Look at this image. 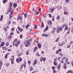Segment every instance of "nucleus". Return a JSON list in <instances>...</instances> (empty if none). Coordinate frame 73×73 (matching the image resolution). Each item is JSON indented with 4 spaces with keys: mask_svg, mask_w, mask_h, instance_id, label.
Masks as SVG:
<instances>
[{
    "mask_svg": "<svg viewBox=\"0 0 73 73\" xmlns=\"http://www.w3.org/2000/svg\"><path fill=\"white\" fill-rule=\"evenodd\" d=\"M17 28L21 32H22V31H23V30L20 28L19 27H18Z\"/></svg>",
    "mask_w": 73,
    "mask_h": 73,
    "instance_id": "9b49d317",
    "label": "nucleus"
},
{
    "mask_svg": "<svg viewBox=\"0 0 73 73\" xmlns=\"http://www.w3.org/2000/svg\"><path fill=\"white\" fill-rule=\"evenodd\" d=\"M34 69V68L32 66H31L30 68V72H31V71H32Z\"/></svg>",
    "mask_w": 73,
    "mask_h": 73,
    "instance_id": "ddd939ff",
    "label": "nucleus"
},
{
    "mask_svg": "<svg viewBox=\"0 0 73 73\" xmlns=\"http://www.w3.org/2000/svg\"><path fill=\"white\" fill-rule=\"evenodd\" d=\"M65 62H66L67 64H70V62L68 61Z\"/></svg>",
    "mask_w": 73,
    "mask_h": 73,
    "instance_id": "c9c22d12",
    "label": "nucleus"
},
{
    "mask_svg": "<svg viewBox=\"0 0 73 73\" xmlns=\"http://www.w3.org/2000/svg\"><path fill=\"white\" fill-rule=\"evenodd\" d=\"M9 65V63H7L6 64V66H8Z\"/></svg>",
    "mask_w": 73,
    "mask_h": 73,
    "instance_id": "13d9d810",
    "label": "nucleus"
},
{
    "mask_svg": "<svg viewBox=\"0 0 73 73\" xmlns=\"http://www.w3.org/2000/svg\"><path fill=\"white\" fill-rule=\"evenodd\" d=\"M13 4V2H11L10 3V4H9V7L10 8H11L12 7V5Z\"/></svg>",
    "mask_w": 73,
    "mask_h": 73,
    "instance_id": "dca6fc26",
    "label": "nucleus"
},
{
    "mask_svg": "<svg viewBox=\"0 0 73 73\" xmlns=\"http://www.w3.org/2000/svg\"><path fill=\"white\" fill-rule=\"evenodd\" d=\"M35 27H34L33 28L34 29H37V25H34Z\"/></svg>",
    "mask_w": 73,
    "mask_h": 73,
    "instance_id": "aec40b11",
    "label": "nucleus"
},
{
    "mask_svg": "<svg viewBox=\"0 0 73 73\" xmlns=\"http://www.w3.org/2000/svg\"><path fill=\"white\" fill-rule=\"evenodd\" d=\"M57 30H56V32L57 33H59L60 32V31H62V28L61 27H60V26H57Z\"/></svg>",
    "mask_w": 73,
    "mask_h": 73,
    "instance_id": "f03ea898",
    "label": "nucleus"
},
{
    "mask_svg": "<svg viewBox=\"0 0 73 73\" xmlns=\"http://www.w3.org/2000/svg\"><path fill=\"white\" fill-rule=\"evenodd\" d=\"M54 10V9L52 8H51V9L50 10V12H52Z\"/></svg>",
    "mask_w": 73,
    "mask_h": 73,
    "instance_id": "a211bd4d",
    "label": "nucleus"
},
{
    "mask_svg": "<svg viewBox=\"0 0 73 73\" xmlns=\"http://www.w3.org/2000/svg\"><path fill=\"white\" fill-rule=\"evenodd\" d=\"M8 56V54H6L5 56V59H7V56Z\"/></svg>",
    "mask_w": 73,
    "mask_h": 73,
    "instance_id": "f704fd0d",
    "label": "nucleus"
},
{
    "mask_svg": "<svg viewBox=\"0 0 73 73\" xmlns=\"http://www.w3.org/2000/svg\"><path fill=\"white\" fill-rule=\"evenodd\" d=\"M36 56H38H38H40V55H39V53H38V52H37L36 53Z\"/></svg>",
    "mask_w": 73,
    "mask_h": 73,
    "instance_id": "c85d7f7f",
    "label": "nucleus"
},
{
    "mask_svg": "<svg viewBox=\"0 0 73 73\" xmlns=\"http://www.w3.org/2000/svg\"><path fill=\"white\" fill-rule=\"evenodd\" d=\"M11 61H14V59L11 58L10 59Z\"/></svg>",
    "mask_w": 73,
    "mask_h": 73,
    "instance_id": "a18cd8bd",
    "label": "nucleus"
},
{
    "mask_svg": "<svg viewBox=\"0 0 73 73\" xmlns=\"http://www.w3.org/2000/svg\"><path fill=\"white\" fill-rule=\"evenodd\" d=\"M61 46H62V45H64V44H65V42L63 41V42H61Z\"/></svg>",
    "mask_w": 73,
    "mask_h": 73,
    "instance_id": "c756f323",
    "label": "nucleus"
},
{
    "mask_svg": "<svg viewBox=\"0 0 73 73\" xmlns=\"http://www.w3.org/2000/svg\"><path fill=\"white\" fill-rule=\"evenodd\" d=\"M34 63L33 64V65H36V64H37V60H34Z\"/></svg>",
    "mask_w": 73,
    "mask_h": 73,
    "instance_id": "4468645a",
    "label": "nucleus"
},
{
    "mask_svg": "<svg viewBox=\"0 0 73 73\" xmlns=\"http://www.w3.org/2000/svg\"><path fill=\"white\" fill-rule=\"evenodd\" d=\"M26 65H27V63H25V64L22 65L23 66L24 68H25L26 67Z\"/></svg>",
    "mask_w": 73,
    "mask_h": 73,
    "instance_id": "b1692460",
    "label": "nucleus"
},
{
    "mask_svg": "<svg viewBox=\"0 0 73 73\" xmlns=\"http://www.w3.org/2000/svg\"><path fill=\"white\" fill-rule=\"evenodd\" d=\"M22 19L23 18H22V17H21V16H20V15L18 16V18L17 19V20H20V21H21V20H22Z\"/></svg>",
    "mask_w": 73,
    "mask_h": 73,
    "instance_id": "423d86ee",
    "label": "nucleus"
},
{
    "mask_svg": "<svg viewBox=\"0 0 73 73\" xmlns=\"http://www.w3.org/2000/svg\"><path fill=\"white\" fill-rule=\"evenodd\" d=\"M67 67V66H63V69H66V68Z\"/></svg>",
    "mask_w": 73,
    "mask_h": 73,
    "instance_id": "e433bc0d",
    "label": "nucleus"
},
{
    "mask_svg": "<svg viewBox=\"0 0 73 73\" xmlns=\"http://www.w3.org/2000/svg\"><path fill=\"white\" fill-rule=\"evenodd\" d=\"M55 68H54V67H52V70H54V69H55Z\"/></svg>",
    "mask_w": 73,
    "mask_h": 73,
    "instance_id": "864d4df0",
    "label": "nucleus"
},
{
    "mask_svg": "<svg viewBox=\"0 0 73 73\" xmlns=\"http://www.w3.org/2000/svg\"><path fill=\"white\" fill-rule=\"evenodd\" d=\"M73 42L72 41L70 42V44L71 45V44H72L73 43Z\"/></svg>",
    "mask_w": 73,
    "mask_h": 73,
    "instance_id": "69168bd1",
    "label": "nucleus"
},
{
    "mask_svg": "<svg viewBox=\"0 0 73 73\" xmlns=\"http://www.w3.org/2000/svg\"><path fill=\"white\" fill-rule=\"evenodd\" d=\"M52 21H48V24H52Z\"/></svg>",
    "mask_w": 73,
    "mask_h": 73,
    "instance_id": "79ce46f5",
    "label": "nucleus"
},
{
    "mask_svg": "<svg viewBox=\"0 0 73 73\" xmlns=\"http://www.w3.org/2000/svg\"><path fill=\"white\" fill-rule=\"evenodd\" d=\"M3 65V63H2V62L0 61V67H1Z\"/></svg>",
    "mask_w": 73,
    "mask_h": 73,
    "instance_id": "a878e982",
    "label": "nucleus"
},
{
    "mask_svg": "<svg viewBox=\"0 0 73 73\" xmlns=\"http://www.w3.org/2000/svg\"><path fill=\"white\" fill-rule=\"evenodd\" d=\"M9 45V42H7L6 43V46H8Z\"/></svg>",
    "mask_w": 73,
    "mask_h": 73,
    "instance_id": "4be33fe9",
    "label": "nucleus"
},
{
    "mask_svg": "<svg viewBox=\"0 0 73 73\" xmlns=\"http://www.w3.org/2000/svg\"><path fill=\"white\" fill-rule=\"evenodd\" d=\"M27 14L26 13H25L24 14V16L25 17H26L27 16Z\"/></svg>",
    "mask_w": 73,
    "mask_h": 73,
    "instance_id": "09e8293b",
    "label": "nucleus"
},
{
    "mask_svg": "<svg viewBox=\"0 0 73 73\" xmlns=\"http://www.w3.org/2000/svg\"><path fill=\"white\" fill-rule=\"evenodd\" d=\"M27 62L29 65H30V64H31V61H28Z\"/></svg>",
    "mask_w": 73,
    "mask_h": 73,
    "instance_id": "c03bdc74",
    "label": "nucleus"
},
{
    "mask_svg": "<svg viewBox=\"0 0 73 73\" xmlns=\"http://www.w3.org/2000/svg\"><path fill=\"white\" fill-rule=\"evenodd\" d=\"M40 62H42V61H44V62H45V60H46V58L45 57H41L40 58Z\"/></svg>",
    "mask_w": 73,
    "mask_h": 73,
    "instance_id": "20e7f679",
    "label": "nucleus"
},
{
    "mask_svg": "<svg viewBox=\"0 0 73 73\" xmlns=\"http://www.w3.org/2000/svg\"><path fill=\"white\" fill-rule=\"evenodd\" d=\"M11 21H9V23L8 24V25H10V24H11Z\"/></svg>",
    "mask_w": 73,
    "mask_h": 73,
    "instance_id": "3c124183",
    "label": "nucleus"
},
{
    "mask_svg": "<svg viewBox=\"0 0 73 73\" xmlns=\"http://www.w3.org/2000/svg\"><path fill=\"white\" fill-rule=\"evenodd\" d=\"M65 25H62V28H64V27H65Z\"/></svg>",
    "mask_w": 73,
    "mask_h": 73,
    "instance_id": "8fccbe9b",
    "label": "nucleus"
},
{
    "mask_svg": "<svg viewBox=\"0 0 73 73\" xmlns=\"http://www.w3.org/2000/svg\"><path fill=\"white\" fill-rule=\"evenodd\" d=\"M68 29V25H66L65 26V30H67Z\"/></svg>",
    "mask_w": 73,
    "mask_h": 73,
    "instance_id": "72a5a7b5",
    "label": "nucleus"
},
{
    "mask_svg": "<svg viewBox=\"0 0 73 73\" xmlns=\"http://www.w3.org/2000/svg\"><path fill=\"white\" fill-rule=\"evenodd\" d=\"M71 64L72 66L73 67V61H72Z\"/></svg>",
    "mask_w": 73,
    "mask_h": 73,
    "instance_id": "338daca9",
    "label": "nucleus"
},
{
    "mask_svg": "<svg viewBox=\"0 0 73 73\" xmlns=\"http://www.w3.org/2000/svg\"><path fill=\"white\" fill-rule=\"evenodd\" d=\"M27 41H28V42H31V41H32V39L28 40Z\"/></svg>",
    "mask_w": 73,
    "mask_h": 73,
    "instance_id": "680f3d73",
    "label": "nucleus"
},
{
    "mask_svg": "<svg viewBox=\"0 0 73 73\" xmlns=\"http://www.w3.org/2000/svg\"><path fill=\"white\" fill-rule=\"evenodd\" d=\"M3 15H2L1 16V17L0 18V21H2L3 19Z\"/></svg>",
    "mask_w": 73,
    "mask_h": 73,
    "instance_id": "2eb2a0df",
    "label": "nucleus"
},
{
    "mask_svg": "<svg viewBox=\"0 0 73 73\" xmlns=\"http://www.w3.org/2000/svg\"><path fill=\"white\" fill-rule=\"evenodd\" d=\"M14 10H13V11H11L10 12V13H11V15H12V14H13V13L14 12Z\"/></svg>",
    "mask_w": 73,
    "mask_h": 73,
    "instance_id": "2f4dec72",
    "label": "nucleus"
},
{
    "mask_svg": "<svg viewBox=\"0 0 73 73\" xmlns=\"http://www.w3.org/2000/svg\"><path fill=\"white\" fill-rule=\"evenodd\" d=\"M53 64L55 66H56V65L57 64V62H54Z\"/></svg>",
    "mask_w": 73,
    "mask_h": 73,
    "instance_id": "7c9ffc66",
    "label": "nucleus"
},
{
    "mask_svg": "<svg viewBox=\"0 0 73 73\" xmlns=\"http://www.w3.org/2000/svg\"><path fill=\"white\" fill-rule=\"evenodd\" d=\"M41 23H42V24L41 25V27H42V28H43V27H44V24L43 23V22L42 21Z\"/></svg>",
    "mask_w": 73,
    "mask_h": 73,
    "instance_id": "bb28decb",
    "label": "nucleus"
},
{
    "mask_svg": "<svg viewBox=\"0 0 73 73\" xmlns=\"http://www.w3.org/2000/svg\"><path fill=\"white\" fill-rule=\"evenodd\" d=\"M42 36H43V37H48V35L47 34H42Z\"/></svg>",
    "mask_w": 73,
    "mask_h": 73,
    "instance_id": "f8f14e48",
    "label": "nucleus"
},
{
    "mask_svg": "<svg viewBox=\"0 0 73 73\" xmlns=\"http://www.w3.org/2000/svg\"><path fill=\"white\" fill-rule=\"evenodd\" d=\"M56 30V28L54 27L53 28L52 30H51V33L52 34H53L54 33V32H55V31Z\"/></svg>",
    "mask_w": 73,
    "mask_h": 73,
    "instance_id": "0eeeda50",
    "label": "nucleus"
},
{
    "mask_svg": "<svg viewBox=\"0 0 73 73\" xmlns=\"http://www.w3.org/2000/svg\"><path fill=\"white\" fill-rule=\"evenodd\" d=\"M69 1H70V0H66V2L67 3H68L69 2Z\"/></svg>",
    "mask_w": 73,
    "mask_h": 73,
    "instance_id": "4d7b16f0",
    "label": "nucleus"
},
{
    "mask_svg": "<svg viewBox=\"0 0 73 73\" xmlns=\"http://www.w3.org/2000/svg\"><path fill=\"white\" fill-rule=\"evenodd\" d=\"M29 25L27 24L26 26V29H27V28H28V27H29Z\"/></svg>",
    "mask_w": 73,
    "mask_h": 73,
    "instance_id": "a19ab883",
    "label": "nucleus"
},
{
    "mask_svg": "<svg viewBox=\"0 0 73 73\" xmlns=\"http://www.w3.org/2000/svg\"><path fill=\"white\" fill-rule=\"evenodd\" d=\"M11 30L12 31H15V29L14 28H12Z\"/></svg>",
    "mask_w": 73,
    "mask_h": 73,
    "instance_id": "5fc2aeb1",
    "label": "nucleus"
},
{
    "mask_svg": "<svg viewBox=\"0 0 73 73\" xmlns=\"http://www.w3.org/2000/svg\"><path fill=\"white\" fill-rule=\"evenodd\" d=\"M12 37V36L11 35H10L8 37V39H10V38H11Z\"/></svg>",
    "mask_w": 73,
    "mask_h": 73,
    "instance_id": "58836bf2",
    "label": "nucleus"
},
{
    "mask_svg": "<svg viewBox=\"0 0 73 73\" xmlns=\"http://www.w3.org/2000/svg\"><path fill=\"white\" fill-rule=\"evenodd\" d=\"M7 0H3V3H6L7 2Z\"/></svg>",
    "mask_w": 73,
    "mask_h": 73,
    "instance_id": "ea45409f",
    "label": "nucleus"
},
{
    "mask_svg": "<svg viewBox=\"0 0 73 73\" xmlns=\"http://www.w3.org/2000/svg\"><path fill=\"white\" fill-rule=\"evenodd\" d=\"M17 6V5L16 4L14 3L13 5V7L14 8H16Z\"/></svg>",
    "mask_w": 73,
    "mask_h": 73,
    "instance_id": "6ab92c4d",
    "label": "nucleus"
},
{
    "mask_svg": "<svg viewBox=\"0 0 73 73\" xmlns=\"http://www.w3.org/2000/svg\"><path fill=\"white\" fill-rule=\"evenodd\" d=\"M32 11H33V12L34 11H35V8L33 7V9H32Z\"/></svg>",
    "mask_w": 73,
    "mask_h": 73,
    "instance_id": "6e6d98bb",
    "label": "nucleus"
},
{
    "mask_svg": "<svg viewBox=\"0 0 73 73\" xmlns=\"http://www.w3.org/2000/svg\"><path fill=\"white\" fill-rule=\"evenodd\" d=\"M29 54V50H27L26 51V54L27 55H28Z\"/></svg>",
    "mask_w": 73,
    "mask_h": 73,
    "instance_id": "cd10ccee",
    "label": "nucleus"
},
{
    "mask_svg": "<svg viewBox=\"0 0 73 73\" xmlns=\"http://www.w3.org/2000/svg\"><path fill=\"white\" fill-rule=\"evenodd\" d=\"M30 44V42H28V40H26L25 43V44L26 47H28V45Z\"/></svg>",
    "mask_w": 73,
    "mask_h": 73,
    "instance_id": "39448f33",
    "label": "nucleus"
},
{
    "mask_svg": "<svg viewBox=\"0 0 73 73\" xmlns=\"http://www.w3.org/2000/svg\"><path fill=\"white\" fill-rule=\"evenodd\" d=\"M48 29H49L48 27V26H46V27L45 29L44 30V31H48Z\"/></svg>",
    "mask_w": 73,
    "mask_h": 73,
    "instance_id": "412c9836",
    "label": "nucleus"
},
{
    "mask_svg": "<svg viewBox=\"0 0 73 73\" xmlns=\"http://www.w3.org/2000/svg\"><path fill=\"white\" fill-rule=\"evenodd\" d=\"M23 59L21 57H19V58H17L16 59V61L17 63H20L22 61Z\"/></svg>",
    "mask_w": 73,
    "mask_h": 73,
    "instance_id": "7ed1b4c3",
    "label": "nucleus"
},
{
    "mask_svg": "<svg viewBox=\"0 0 73 73\" xmlns=\"http://www.w3.org/2000/svg\"><path fill=\"white\" fill-rule=\"evenodd\" d=\"M4 45H5L4 42H1V44L0 45V48H1L2 46H4Z\"/></svg>",
    "mask_w": 73,
    "mask_h": 73,
    "instance_id": "6e6552de",
    "label": "nucleus"
},
{
    "mask_svg": "<svg viewBox=\"0 0 73 73\" xmlns=\"http://www.w3.org/2000/svg\"><path fill=\"white\" fill-rule=\"evenodd\" d=\"M37 46H35L34 47V49L33 50V52L34 53V52H36L37 50Z\"/></svg>",
    "mask_w": 73,
    "mask_h": 73,
    "instance_id": "9d476101",
    "label": "nucleus"
},
{
    "mask_svg": "<svg viewBox=\"0 0 73 73\" xmlns=\"http://www.w3.org/2000/svg\"><path fill=\"white\" fill-rule=\"evenodd\" d=\"M37 45L38 46V48H39L40 49H41V45L40 43H38Z\"/></svg>",
    "mask_w": 73,
    "mask_h": 73,
    "instance_id": "1a4fd4ad",
    "label": "nucleus"
},
{
    "mask_svg": "<svg viewBox=\"0 0 73 73\" xmlns=\"http://www.w3.org/2000/svg\"><path fill=\"white\" fill-rule=\"evenodd\" d=\"M70 46L69 44L67 46V48H70Z\"/></svg>",
    "mask_w": 73,
    "mask_h": 73,
    "instance_id": "49530a36",
    "label": "nucleus"
},
{
    "mask_svg": "<svg viewBox=\"0 0 73 73\" xmlns=\"http://www.w3.org/2000/svg\"><path fill=\"white\" fill-rule=\"evenodd\" d=\"M45 45L46 46H48V43H45Z\"/></svg>",
    "mask_w": 73,
    "mask_h": 73,
    "instance_id": "37998d69",
    "label": "nucleus"
},
{
    "mask_svg": "<svg viewBox=\"0 0 73 73\" xmlns=\"http://www.w3.org/2000/svg\"><path fill=\"white\" fill-rule=\"evenodd\" d=\"M49 17H52V15H51V14H49Z\"/></svg>",
    "mask_w": 73,
    "mask_h": 73,
    "instance_id": "0e129e2a",
    "label": "nucleus"
},
{
    "mask_svg": "<svg viewBox=\"0 0 73 73\" xmlns=\"http://www.w3.org/2000/svg\"><path fill=\"white\" fill-rule=\"evenodd\" d=\"M20 44V41L19 39H15L13 42V45H15L16 46H19V44Z\"/></svg>",
    "mask_w": 73,
    "mask_h": 73,
    "instance_id": "f257e3e1",
    "label": "nucleus"
},
{
    "mask_svg": "<svg viewBox=\"0 0 73 73\" xmlns=\"http://www.w3.org/2000/svg\"><path fill=\"white\" fill-rule=\"evenodd\" d=\"M35 12L36 15H38L40 13L38 11H36Z\"/></svg>",
    "mask_w": 73,
    "mask_h": 73,
    "instance_id": "4c0bfd02",
    "label": "nucleus"
},
{
    "mask_svg": "<svg viewBox=\"0 0 73 73\" xmlns=\"http://www.w3.org/2000/svg\"><path fill=\"white\" fill-rule=\"evenodd\" d=\"M12 10V8L9 7V10L8 11V12H10V11H11Z\"/></svg>",
    "mask_w": 73,
    "mask_h": 73,
    "instance_id": "473e14b6",
    "label": "nucleus"
},
{
    "mask_svg": "<svg viewBox=\"0 0 73 73\" xmlns=\"http://www.w3.org/2000/svg\"><path fill=\"white\" fill-rule=\"evenodd\" d=\"M59 39H60V37H58V38H56L55 40V42H58Z\"/></svg>",
    "mask_w": 73,
    "mask_h": 73,
    "instance_id": "5701e85b",
    "label": "nucleus"
},
{
    "mask_svg": "<svg viewBox=\"0 0 73 73\" xmlns=\"http://www.w3.org/2000/svg\"><path fill=\"white\" fill-rule=\"evenodd\" d=\"M2 48H3V50H7V48L6 47L4 46L2 47Z\"/></svg>",
    "mask_w": 73,
    "mask_h": 73,
    "instance_id": "f3484780",
    "label": "nucleus"
},
{
    "mask_svg": "<svg viewBox=\"0 0 73 73\" xmlns=\"http://www.w3.org/2000/svg\"><path fill=\"white\" fill-rule=\"evenodd\" d=\"M4 31H8L6 28H4Z\"/></svg>",
    "mask_w": 73,
    "mask_h": 73,
    "instance_id": "bf43d9fd",
    "label": "nucleus"
},
{
    "mask_svg": "<svg viewBox=\"0 0 73 73\" xmlns=\"http://www.w3.org/2000/svg\"><path fill=\"white\" fill-rule=\"evenodd\" d=\"M41 9L40 8H39V9H38V12H40V11H41Z\"/></svg>",
    "mask_w": 73,
    "mask_h": 73,
    "instance_id": "de8ad7c7",
    "label": "nucleus"
},
{
    "mask_svg": "<svg viewBox=\"0 0 73 73\" xmlns=\"http://www.w3.org/2000/svg\"><path fill=\"white\" fill-rule=\"evenodd\" d=\"M70 73H73V72H72L71 70H69Z\"/></svg>",
    "mask_w": 73,
    "mask_h": 73,
    "instance_id": "774afa93",
    "label": "nucleus"
},
{
    "mask_svg": "<svg viewBox=\"0 0 73 73\" xmlns=\"http://www.w3.org/2000/svg\"><path fill=\"white\" fill-rule=\"evenodd\" d=\"M68 60H68V58H66V60L65 61V62H66V61H68Z\"/></svg>",
    "mask_w": 73,
    "mask_h": 73,
    "instance_id": "052dcab7",
    "label": "nucleus"
},
{
    "mask_svg": "<svg viewBox=\"0 0 73 73\" xmlns=\"http://www.w3.org/2000/svg\"><path fill=\"white\" fill-rule=\"evenodd\" d=\"M8 52H11L12 51V50L10 49H9L8 50Z\"/></svg>",
    "mask_w": 73,
    "mask_h": 73,
    "instance_id": "603ef678",
    "label": "nucleus"
},
{
    "mask_svg": "<svg viewBox=\"0 0 73 73\" xmlns=\"http://www.w3.org/2000/svg\"><path fill=\"white\" fill-rule=\"evenodd\" d=\"M60 18V16L59 15H57V17L56 18V20H59Z\"/></svg>",
    "mask_w": 73,
    "mask_h": 73,
    "instance_id": "393cba45",
    "label": "nucleus"
},
{
    "mask_svg": "<svg viewBox=\"0 0 73 73\" xmlns=\"http://www.w3.org/2000/svg\"><path fill=\"white\" fill-rule=\"evenodd\" d=\"M14 34L13 33L11 32L10 33L11 35H13Z\"/></svg>",
    "mask_w": 73,
    "mask_h": 73,
    "instance_id": "e2e57ef3",
    "label": "nucleus"
}]
</instances>
